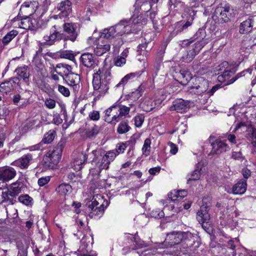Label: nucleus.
<instances>
[{
  "label": "nucleus",
  "mask_w": 256,
  "mask_h": 256,
  "mask_svg": "<svg viewBox=\"0 0 256 256\" xmlns=\"http://www.w3.org/2000/svg\"><path fill=\"white\" fill-rule=\"evenodd\" d=\"M151 140L149 138L145 140L142 150V154L146 156H148L151 150Z\"/></svg>",
  "instance_id": "obj_45"
},
{
  "label": "nucleus",
  "mask_w": 256,
  "mask_h": 256,
  "mask_svg": "<svg viewBox=\"0 0 256 256\" xmlns=\"http://www.w3.org/2000/svg\"><path fill=\"white\" fill-rule=\"evenodd\" d=\"M62 27L66 33L62 38L64 40H70L72 42L76 41L80 33V24L78 23L64 22Z\"/></svg>",
  "instance_id": "obj_9"
},
{
  "label": "nucleus",
  "mask_w": 256,
  "mask_h": 256,
  "mask_svg": "<svg viewBox=\"0 0 256 256\" xmlns=\"http://www.w3.org/2000/svg\"><path fill=\"white\" fill-rule=\"evenodd\" d=\"M212 137H210V142L212 147L210 154H218L227 151L229 148L225 142L220 139H216L214 142H212Z\"/></svg>",
  "instance_id": "obj_17"
},
{
  "label": "nucleus",
  "mask_w": 256,
  "mask_h": 256,
  "mask_svg": "<svg viewBox=\"0 0 256 256\" xmlns=\"http://www.w3.org/2000/svg\"><path fill=\"white\" fill-rule=\"evenodd\" d=\"M12 245V242L9 238H0V250L6 252L10 249Z\"/></svg>",
  "instance_id": "obj_40"
},
{
  "label": "nucleus",
  "mask_w": 256,
  "mask_h": 256,
  "mask_svg": "<svg viewBox=\"0 0 256 256\" xmlns=\"http://www.w3.org/2000/svg\"><path fill=\"white\" fill-rule=\"evenodd\" d=\"M100 128L98 126L94 125V126L86 130L85 134L87 138L92 139L99 133Z\"/></svg>",
  "instance_id": "obj_39"
},
{
  "label": "nucleus",
  "mask_w": 256,
  "mask_h": 256,
  "mask_svg": "<svg viewBox=\"0 0 256 256\" xmlns=\"http://www.w3.org/2000/svg\"><path fill=\"white\" fill-rule=\"evenodd\" d=\"M60 36L56 26H54L50 30V33L44 36V39L48 44H52L56 40H58Z\"/></svg>",
  "instance_id": "obj_25"
},
{
  "label": "nucleus",
  "mask_w": 256,
  "mask_h": 256,
  "mask_svg": "<svg viewBox=\"0 0 256 256\" xmlns=\"http://www.w3.org/2000/svg\"><path fill=\"white\" fill-rule=\"evenodd\" d=\"M144 43L139 44L137 48V56H146L148 52L151 50V46H148L150 39H147L146 37L144 38Z\"/></svg>",
  "instance_id": "obj_28"
},
{
  "label": "nucleus",
  "mask_w": 256,
  "mask_h": 256,
  "mask_svg": "<svg viewBox=\"0 0 256 256\" xmlns=\"http://www.w3.org/2000/svg\"><path fill=\"white\" fill-rule=\"evenodd\" d=\"M116 110L115 106H114L105 110L104 120L106 122L108 123H112L119 121Z\"/></svg>",
  "instance_id": "obj_24"
},
{
  "label": "nucleus",
  "mask_w": 256,
  "mask_h": 256,
  "mask_svg": "<svg viewBox=\"0 0 256 256\" xmlns=\"http://www.w3.org/2000/svg\"><path fill=\"white\" fill-rule=\"evenodd\" d=\"M254 18H248L243 21L240 26L239 32L240 34H244L250 32L254 26Z\"/></svg>",
  "instance_id": "obj_27"
},
{
  "label": "nucleus",
  "mask_w": 256,
  "mask_h": 256,
  "mask_svg": "<svg viewBox=\"0 0 256 256\" xmlns=\"http://www.w3.org/2000/svg\"><path fill=\"white\" fill-rule=\"evenodd\" d=\"M18 80H22L27 86H30V70L26 66L17 68L15 70Z\"/></svg>",
  "instance_id": "obj_21"
},
{
  "label": "nucleus",
  "mask_w": 256,
  "mask_h": 256,
  "mask_svg": "<svg viewBox=\"0 0 256 256\" xmlns=\"http://www.w3.org/2000/svg\"><path fill=\"white\" fill-rule=\"evenodd\" d=\"M179 82L183 85H186L192 79V76L190 72L186 70H181L177 74Z\"/></svg>",
  "instance_id": "obj_33"
},
{
  "label": "nucleus",
  "mask_w": 256,
  "mask_h": 256,
  "mask_svg": "<svg viewBox=\"0 0 256 256\" xmlns=\"http://www.w3.org/2000/svg\"><path fill=\"white\" fill-rule=\"evenodd\" d=\"M44 104L49 109H53L56 106V101L52 98H46L44 102Z\"/></svg>",
  "instance_id": "obj_54"
},
{
  "label": "nucleus",
  "mask_w": 256,
  "mask_h": 256,
  "mask_svg": "<svg viewBox=\"0 0 256 256\" xmlns=\"http://www.w3.org/2000/svg\"><path fill=\"white\" fill-rule=\"evenodd\" d=\"M201 168H200L198 166V164L196 165V169L189 173L186 176V178L188 183L190 181H194L198 180L200 178L201 176Z\"/></svg>",
  "instance_id": "obj_37"
},
{
  "label": "nucleus",
  "mask_w": 256,
  "mask_h": 256,
  "mask_svg": "<svg viewBox=\"0 0 256 256\" xmlns=\"http://www.w3.org/2000/svg\"><path fill=\"white\" fill-rule=\"evenodd\" d=\"M168 146L170 147V152L172 154H175L177 153L178 151V146L172 143V142H169L168 143Z\"/></svg>",
  "instance_id": "obj_61"
},
{
  "label": "nucleus",
  "mask_w": 256,
  "mask_h": 256,
  "mask_svg": "<svg viewBox=\"0 0 256 256\" xmlns=\"http://www.w3.org/2000/svg\"><path fill=\"white\" fill-rule=\"evenodd\" d=\"M134 124L136 127H140L144 121V116L142 115H138L134 118Z\"/></svg>",
  "instance_id": "obj_52"
},
{
  "label": "nucleus",
  "mask_w": 256,
  "mask_h": 256,
  "mask_svg": "<svg viewBox=\"0 0 256 256\" xmlns=\"http://www.w3.org/2000/svg\"><path fill=\"white\" fill-rule=\"evenodd\" d=\"M64 146V142L61 140L47 152L44 158V162L48 168H54L59 162Z\"/></svg>",
  "instance_id": "obj_6"
},
{
  "label": "nucleus",
  "mask_w": 256,
  "mask_h": 256,
  "mask_svg": "<svg viewBox=\"0 0 256 256\" xmlns=\"http://www.w3.org/2000/svg\"><path fill=\"white\" fill-rule=\"evenodd\" d=\"M189 102L182 99L176 100L173 102L172 106L170 107L171 110H174L178 112H184L188 107Z\"/></svg>",
  "instance_id": "obj_26"
},
{
  "label": "nucleus",
  "mask_w": 256,
  "mask_h": 256,
  "mask_svg": "<svg viewBox=\"0 0 256 256\" xmlns=\"http://www.w3.org/2000/svg\"><path fill=\"white\" fill-rule=\"evenodd\" d=\"M250 137L251 138L252 144L256 146V128H253L250 133L249 134Z\"/></svg>",
  "instance_id": "obj_59"
},
{
  "label": "nucleus",
  "mask_w": 256,
  "mask_h": 256,
  "mask_svg": "<svg viewBox=\"0 0 256 256\" xmlns=\"http://www.w3.org/2000/svg\"><path fill=\"white\" fill-rule=\"evenodd\" d=\"M130 106H114L116 108V114L118 115V120L119 121L120 120V117L122 116H124L126 114H128L130 111V106H132V104H129Z\"/></svg>",
  "instance_id": "obj_38"
},
{
  "label": "nucleus",
  "mask_w": 256,
  "mask_h": 256,
  "mask_svg": "<svg viewBox=\"0 0 256 256\" xmlns=\"http://www.w3.org/2000/svg\"><path fill=\"white\" fill-rule=\"evenodd\" d=\"M56 136V131L54 130H50L44 134L42 142L44 144H50L54 140Z\"/></svg>",
  "instance_id": "obj_41"
},
{
  "label": "nucleus",
  "mask_w": 256,
  "mask_h": 256,
  "mask_svg": "<svg viewBox=\"0 0 256 256\" xmlns=\"http://www.w3.org/2000/svg\"><path fill=\"white\" fill-rule=\"evenodd\" d=\"M111 80V73L108 69L102 68L93 74L92 84L96 94L94 100H100L108 93Z\"/></svg>",
  "instance_id": "obj_2"
},
{
  "label": "nucleus",
  "mask_w": 256,
  "mask_h": 256,
  "mask_svg": "<svg viewBox=\"0 0 256 256\" xmlns=\"http://www.w3.org/2000/svg\"><path fill=\"white\" fill-rule=\"evenodd\" d=\"M50 178L48 176L42 177L38 179V183L40 186H42L48 184L50 182Z\"/></svg>",
  "instance_id": "obj_56"
},
{
  "label": "nucleus",
  "mask_w": 256,
  "mask_h": 256,
  "mask_svg": "<svg viewBox=\"0 0 256 256\" xmlns=\"http://www.w3.org/2000/svg\"><path fill=\"white\" fill-rule=\"evenodd\" d=\"M162 102L160 99H153L148 96H144L142 99L140 107L144 111L149 112L155 108H159Z\"/></svg>",
  "instance_id": "obj_13"
},
{
  "label": "nucleus",
  "mask_w": 256,
  "mask_h": 256,
  "mask_svg": "<svg viewBox=\"0 0 256 256\" xmlns=\"http://www.w3.org/2000/svg\"><path fill=\"white\" fill-rule=\"evenodd\" d=\"M134 6L136 10L140 8L144 12H148L151 9L152 4L150 0H136Z\"/></svg>",
  "instance_id": "obj_34"
},
{
  "label": "nucleus",
  "mask_w": 256,
  "mask_h": 256,
  "mask_svg": "<svg viewBox=\"0 0 256 256\" xmlns=\"http://www.w3.org/2000/svg\"><path fill=\"white\" fill-rule=\"evenodd\" d=\"M32 154H28L14 161L12 164L19 167L22 169H26L32 163Z\"/></svg>",
  "instance_id": "obj_20"
},
{
  "label": "nucleus",
  "mask_w": 256,
  "mask_h": 256,
  "mask_svg": "<svg viewBox=\"0 0 256 256\" xmlns=\"http://www.w3.org/2000/svg\"><path fill=\"white\" fill-rule=\"evenodd\" d=\"M134 242H135V247L132 248V250H135L136 249L142 248H146L148 246L147 244L141 240L138 236L136 234L134 237Z\"/></svg>",
  "instance_id": "obj_43"
},
{
  "label": "nucleus",
  "mask_w": 256,
  "mask_h": 256,
  "mask_svg": "<svg viewBox=\"0 0 256 256\" xmlns=\"http://www.w3.org/2000/svg\"><path fill=\"white\" fill-rule=\"evenodd\" d=\"M16 175V171L12 167L0 169V181L5 182L12 179Z\"/></svg>",
  "instance_id": "obj_23"
},
{
  "label": "nucleus",
  "mask_w": 256,
  "mask_h": 256,
  "mask_svg": "<svg viewBox=\"0 0 256 256\" xmlns=\"http://www.w3.org/2000/svg\"><path fill=\"white\" fill-rule=\"evenodd\" d=\"M233 10L228 4L224 6H218L212 16L213 20L218 23L223 24L229 22L233 17Z\"/></svg>",
  "instance_id": "obj_8"
},
{
  "label": "nucleus",
  "mask_w": 256,
  "mask_h": 256,
  "mask_svg": "<svg viewBox=\"0 0 256 256\" xmlns=\"http://www.w3.org/2000/svg\"><path fill=\"white\" fill-rule=\"evenodd\" d=\"M143 71H138L134 72H130L126 75L121 79L120 82L116 85L115 88H123L124 86L128 82H130L136 80L142 75Z\"/></svg>",
  "instance_id": "obj_19"
},
{
  "label": "nucleus",
  "mask_w": 256,
  "mask_h": 256,
  "mask_svg": "<svg viewBox=\"0 0 256 256\" xmlns=\"http://www.w3.org/2000/svg\"><path fill=\"white\" fill-rule=\"evenodd\" d=\"M18 200L20 202L26 206H28L31 204L32 199L28 195L25 194L20 196Z\"/></svg>",
  "instance_id": "obj_49"
},
{
  "label": "nucleus",
  "mask_w": 256,
  "mask_h": 256,
  "mask_svg": "<svg viewBox=\"0 0 256 256\" xmlns=\"http://www.w3.org/2000/svg\"><path fill=\"white\" fill-rule=\"evenodd\" d=\"M72 68L70 65L60 63L56 65L55 72L63 78L64 76H66V74L72 72Z\"/></svg>",
  "instance_id": "obj_31"
},
{
  "label": "nucleus",
  "mask_w": 256,
  "mask_h": 256,
  "mask_svg": "<svg viewBox=\"0 0 256 256\" xmlns=\"http://www.w3.org/2000/svg\"><path fill=\"white\" fill-rule=\"evenodd\" d=\"M232 158L235 160L242 161L244 158L240 151L238 152H233L232 155Z\"/></svg>",
  "instance_id": "obj_58"
},
{
  "label": "nucleus",
  "mask_w": 256,
  "mask_h": 256,
  "mask_svg": "<svg viewBox=\"0 0 256 256\" xmlns=\"http://www.w3.org/2000/svg\"><path fill=\"white\" fill-rule=\"evenodd\" d=\"M192 236L190 232H174L167 236L166 240L168 241L170 245H174L184 241L186 242L188 241H191Z\"/></svg>",
  "instance_id": "obj_10"
},
{
  "label": "nucleus",
  "mask_w": 256,
  "mask_h": 256,
  "mask_svg": "<svg viewBox=\"0 0 256 256\" xmlns=\"http://www.w3.org/2000/svg\"><path fill=\"white\" fill-rule=\"evenodd\" d=\"M18 78H14L8 81L2 82L0 84V91L4 93H8L14 89V84H17Z\"/></svg>",
  "instance_id": "obj_32"
},
{
  "label": "nucleus",
  "mask_w": 256,
  "mask_h": 256,
  "mask_svg": "<svg viewBox=\"0 0 256 256\" xmlns=\"http://www.w3.org/2000/svg\"><path fill=\"white\" fill-rule=\"evenodd\" d=\"M130 128L128 126V122L124 121L118 124L117 128V132L120 134H124L128 132Z\"/></svg>",
  "instance_id": "obj_46"
},
{
  "label": "nucleus",
  "mask_w": 256,
  "mask_h": 256,
  "mask_svg": "<svg viewBox=\"0 0 256 256\" xmlns=\"http://www.w3.org/2000/svg\"><path fill=\"white\" fill-rule=\"evenodd\" d=\"M196 12V11L192 9L189 8L186 9L182 16L184 20L177 22L174 31V34H177L184 32L191 26L193 24Z\"/></svg>",
  "instance_id": "obj_7"
},
{
  "label": "nucleus",
  "mask_w": 256,
  "mask_h": 256,
  "mask_svg": "<svg viewBox=\"0 0 256 256\" xmlns=\"http://www.w3.org/2000/svg\"><path fill=\"white\" fill-rule=\"evenodd\" d=\"M247 184L246 180H242L234 184L232 188V192L235 194H242L246 190Z\"/></svg>",
  "instance_id": "obj_35"
},
{
  "label": "nucleus",
  "mask_w": 256,
  "mask_h": 256,
  "mask_svg": "<svg viewBox=\"0 0 256 256\" xmlns=\"http://www.w3.org/2000/svg\"><path fill=\"white\" fill-rule=\"evenodd\" d=\"M18 34L16 30H12L8 33L2 38V42L4 44H8Z\"/></svg>",
  "instance_id": "obj_47"
},
{
  "label": "nucleus",
  "mask_w": 256,
  "mask_h": 256,
  "mask_svg": "<svg viewBox=\"0 0 256 256\" xmlns=\"http://www.w3.org/2000/svg\"><path fill=\"white\" fill-rule=\"evenodd\" d=\"M122 22H126L127 24L130 26L131 31L130 32H134L135 30H140L141 27L146 24V18L142 14L138 16L134 15L131 19L128 22L126 20H122ZM129 34V32L128 33Z\"/></svg>",
  "instance_id": "obj_14"
},
{
  "label": "nucleus",
  "mask_w": 256,
  "mask_h": 256,
  "mask_svg": "<svg viewBox=\"0 0 256 256\" xmlns=\"http://www.w3.org/2000/svg\"><path fill=\"white\" fill-rule=\"evenodd\" d=\"M228 64L226 62L222 63L221 66L224 67L226 68L224 69L222 74L218 76V80L219 82H226L227 84H232L235 81V80H234L233 78H232L234 73L228 68Z\"/></svg>",
  "instance_id": "obj_16"
},
{
  "label": "nucleus",
  "mask_w": 256,
  "mask_h": 256,
  "mask_svg": "<svg viewBox=\"0 0 256 256\" xmlns=\"http://www.w3.org/2000/svg\"><path fill=\"white\" fill-rule=\"evenodd\" d=\"M72 186L66 183L60 184L56 188V192L59 196L64 198L68 196L72 193Z\"/></svg>",
  "instance_id": "obj_29"
},
{
  "label": "nucleus",
  "mask_w": 256,
  "mask_h": 256,
  "mask_svg": "<svg viewBox=\"0 0 256 256\" xmlns=\"http://www.w3.org/2000/svg\"><path fill=\"white\" fill-rule=\"evenodd\" d=\"M130 31V26L126 22H119L113 26L104 29L94 48V54L98 56H101L109 51L111 42L110 40L112 38H116L118 41L117 44H114V48L118 49L122 44L120 37Z\"/></svg>",
  "instance_id": "obj_1"
},
{
  "label": "nucleus",
  "mask_w": 256,
  "mask_h": 256,
  "mask_svg": "<svg viewBox=\"0 0 256 256\" xmlns=\"http://www.w3.org/2000/svg\"><path fill=\"white\" fill-rule=\"evenodd\" d=\"M126 60L124 57L120 56L118 57L116 60L114 64L118 66H121L122 64L126 63Z\"/></svg>",
  "instance_id": "obj_60"
},
{
  "label": "nucleus",
  "mask_w": 256,
  "mask_h": 256,
  "mask_svg": "<svg viewBox=\"0 0 256 256\" xmlns=\"http://www.w3.org/2000/svg\"><path fill=\"white\" fill-rule=\"evenodd\" d=\"M193 84L190 88L194 94L200 95L207 92L209 87L208 80L202 77L195 78L193 79Z\"/></svg>",
  "instance_id": "obj_11"
},
{
  "label": "nucleus",
  "mask_w": 256,
  "mask_h": 256,
  "mask_svg": "<svg viewBox=\"0 0 256 256\" xmlns=\"http://www.w3.org/2000/svg\"><path fill=\"white\" fill-rule=\"evenodd\" d=\"M17 248L18 250V252L27 253L26 246L21 242H18L16 243Z\"/></svg>",
  "instance_id": "obj_64"
},
{
  "label": "nucleus",
  "mask_w": 256,
  "mask_h": 256,
  "mask_svg": "<svg viewBox=\"0 0 256 256\" xmlns=\"http://www.w3.org/2000/svg\"><path fill=\"white\" fill-rule=\"evenodd\" d=\"M96 58L91 53L84 52L80 57V64L87 68H93L96 64Z\"/></svg>",
  "instance_id": "obj_22"
},
{
  "label": "nucleus",
  "mask_w": 256,
  "mask_h": 256,
  "mask_svg": "<svg viewBox=\"0 0 256 256\" xmlns=\"http://www.w3.org/2000/svg\"><path fill=\"white\" fill-rule=\"evenodd\" d=\"M94 158L92 161L96 162V166L98 168L99 172L102 170H107L110 162L114 160L116 154L114 151H108L106 154L102 155L100 150H96L92 152Z\"/></svg>",
  "instance_id": "obj_4"
},
{
  "label": "nucleus",
  "mask_w": 256,
  "mask_h": 256,
  "mask_svg": "<svg viewBox=\"0 0 256 256\" xmlns=\"http://www.w3.org/2000/svg\"><path fill=\"white\" fill-rule=\"evenodd\" d=\"M36 122L34 120H28L22 125L20 128V133L24 134L27 132L29 130L31 129L35 124Z\"/></svg>",
  "instance_id": "obj_44"
},
{
  "label": "nucleus",
  "mask_w": 256,
  "mask_h": 256,
  "mask_svg": "<svg viewBox=\"0 0 256 256\" xmlns=\"http://www.w3.org/2000/svg\"><path fill=\"white\" fill-rule=\"evenodd\" d=\"M206 32L204 28H199L193 36V40H198L187 52V53L182 56L183 60L186 62H190L194 58L208 43V40L205 38Z\"/></svg>",
  "instance_id": "obj_3"
},
{
  "label": "nucleus",
  "mask_w": 256,
  "mask_h": 256,
  "mask_svg": "<svg viewBox=\"0 0 256 256\" xmlns=\"http://www.w3.org/2000/svg\"><path fill=\"white\" fill-rule=\"evenodd\" d=\"M104 202L100 195L96 194L93 196L91 201L86 203V206L92 218H98L103 215L105 210Z\"/></svg>",
  "instance_id": "obj_5"
},
{
  "label": "nucleus",
  "mask_w": 256,
  "mask_h": 256,
  "mask_svg": "<svg viewBox=\"0 0 256 256\" xmlns=\"http://www.w3.org/2000/svg\"><path fill=\"white\" fill-rule=\"evenodd\" d=\"M59 56L62 58H66L74 62L75 59L76 54L72 50H62L59 52Z\"/></svg>",
  "instance_id": "obj_42"
},
{
  "label": "nucleus",
  "mask_w": 256,
  "mask_h": 256,
  "mask_svg": "<svg viewBox=\"0 0 256 256\" xmlns=\"http://www.w3.org/2000/svg\"><path fill=\"white\" fill-rule=\"evenodd\" d=\"M208 206H202L196 214V219L199 222L210 220V214L208 212Z\"/></svg>",
  "instance_id": "obj_30"
},
{
  "label": "nucleus",
  "mask_w": 256,
  "mask_h": 256,
  "mask_svg": "<svg viewBox=\"0 0 256 256\" xmlns=\"http://www.w3.org/2000/svg\"><path fill=\"white\" fill-rule=\"evenodd\" d=\"M126 146L125 144H118L116 146V151L118 152V154L116 153V155L121 153H123L124 150H126Z\"/></svg>",
  "instance_id": "obj_57"
},
{
  "label": "nucleus",
  "mask_w": 256,
  "mask_h": 256,
  "mask_svg": "<svg viewBox=\"0 0 256 256\" xmlns=\"http://www.w3.org/2000/svg\"><path fill=\"white\" fill-rule=\"evenodd\" d=\"M22 100V96L19 94H16L13 96L12 98V102L14 104L18 106L20 100Z\"/></svg>",
  "instance_id": "obj_63"
},
{
  "label": "nucleus",
  "mask_w": 256,
  "mask_h": 256,
  "mask_svg": "<svg viewBox=\"0 0 256 256\" xmlns=\"http://www.w3.org/2000/svg\"><path fill=\"white\" fill-rule=\"evenodd\" d=\"M63 80L65 82L73 89L74 92L79 90L80 82V78L79 74L72 72L64 76Z\"/></svg>",
  "instance_id": "obj_15"
},
{
  "label": "nucleus",
  "mask_w": 256,
  "mask_h": 256,
  "mask_svg": "<svg viewBox=\"0 0 256 256\" xmlns=\"http://www.w3.org/2000/svg\"><path fill=\"white\" fill-rule=\"evenodd\" d=\"M22 184L20 182H16L12 183L10 188L6 190L4 192V194H6V202L8 204H13L16 202V197L22 192Z\"/></svg>",
  "instance_id": "obj_12"
},
{
  "label": "nucleus",
  "mask_w": 256,
  "mask_h": 256,
  "mask_svg": "<svg viewBox=\"0 0 256 256\" xmlns=\"http://www.w3.org/2000/svg\"><path fill=\"white\" fill-rule=\"evenodd\" d=\"M200 223L201 224L202 228L206 232L210 234L212 232V228L209 220H206L204 222H200Z\"/></svg>",
  "instance_id": "obj_53"
},
{
  "label": "nucleus",
  "mask_w": 256,
  "mask_h": 256,
  "mask_svg": "<svg viewBox=\"0 0 256 256\" xmlns=\"http://www.w3.org/2000/svg\"><path fill=\"white\" fill-rule=\"evenodd\" d=\"M56 8L60 18L67 17L72 12V3L69 0L62 1L58 4Z\"/></svg>",
  "instance_id": "obj_18"
},
{
  "label": "nucleus",
  "mask_w": 256,
  "mask_h": 256,
  "mask_svg": "<svg viewBox=\"0 0 256 256\" xmlns=\"http://www.w3.org/2000/svg\"><path fill=\"white\" fill-rule=\"evenodd\" d=\"M88 116L91 120H98L100 118V112L96 110H93L89 114Z\"/></svg>",
  "instance_id": "obj_55"
},
{
  "label": "nucleus",
  "mask_w": 256,
  "mask_h": 256,
  "mask_svg": "<svg viewBox=\"0 0 256 256\" xmlns=\"http://www.w3.org/2000/svg\"><path fill=\"white\" fill-rule=\"evenodd\" d=\"M58 90L60 93L66 97H68L70 96L69 89L64 86L58 84Z\"/></svg>",
  "instance_id": "obj_51"
},
{
  "label": "nucleus",
  "mask_w": 256,
  "mask_h": 256,
  "mask_svg": "<svg viewBox=\"0 0 256 256\" xmlns=\"http://www.w3.org/2000/svg\"><path fill=\"white\" fill-rule=\"evenodd\" d=\"M144 86L142 84H140L137 89L135 90L134 91L132 92L131 96H134L136 98H139L144 92Z\"/></svg>",
  "instance_id": "obj_48"
},
{
  "label": "nucleus",
  "mask_w": 256,
  "mask_h": 256,
  "mask_svg": "<svg viewBox=\"0 0 256 256\" xmlns=\"http://www.w3.org/2000/svg\"><path fill=\"white\" fill-rule=\"evenodd\" d=\"M26 8H34V4L32 2H26L21 6L20 11L24 10Z\"/></svg>",
  "instance_id": "obj_62"
},
{
  "label": "nucleus",
  "mask_w": 256,
  "mask_h": 256,
  "mask_svg": "<svg viewBox=\"0 0 256 256\" xmlns=\"http://www.w3.org/2000/svg\"><path fill=\"white\" fill-rule=\"evenodd\" d=\"M150 215L152 217L156 218H160L164 216V212L160 208H155L150 212Z\"/></svg>",
  "instance_id": "obj_50"
},
{
  "label": "nucleus",
  "mask_w": 256,
  "mask_h": 256,
  "mask_svg": "<svg viewBox=\"0 0 256 256\" xmlns=\"http://www.w3.org/2000/svg\"><path fill=\"white\" fill-rule=\"evenodd\" d=\"M86 159L85 154L80 153L74 158V161L73 168L76 170H80L82 168V166Z\"/></svg>",
  "instance_id": "obj_36"
}]
</instances>
